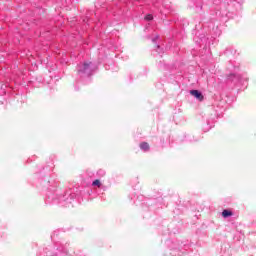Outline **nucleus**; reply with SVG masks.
I'll return each instance as SVG.
<instances>
[{
  "label": "nucleus",
  "instance_id": "nucleus-3",
  "mask_svg": "<svg viewBox=\"0 0 256 256\" xmlns=\"http://www.w3.org/2000/svg\"><path fill=\"white\" fill-rule=\"evenodd\" d=\"M232 215L233 212L230 210L225 209L222 211V217H224V219H227V217H232Z\"/></svg>",
  "mask_w": 256,
  "mask_h": 256
},
{
  "label": "nucleus",
  "instance_id": "nucleus-4",
  "mask_svg": "<svg viewBox=\"0 0 256 256\" xmlns=\"http://www.w3.org/2000/svg\"><path fill=\"white\" fill-rule=\"evenodd\" d=\"M87 69H89V63H84L83 69H80L79 71H81L82 73H85V71H87Z\"/></svg>",
  "mask_w": 256,
  "mask_h": 256
},
{
  "label": "nucleus",
  "instance_id": "nucleus-1",
  "mask_svg": "<svg viewBox=\"0 0 256 256\" xmlns=\"http://www.w3.org/2000/svg\"><path fill=\"white\" fill-rule=\"evenodd\" d=\"M190 95L198 99V101H203L204 99L203 94L199 90H191Z\"/></svg>",
  "mask_w": 256,
  "mask_h": 256
},
{
  "label": "nucleus",
  "instance_id": "nucleus-2",
  "mask_svg": "<svg viewBox=\"0 0 256 256\" xmlns=\"http://www.w3.org/2000/svg\"><path fill=\"white\" fill-rule=\"evenodd\" d=\"M140 149H142V151H149V149H151V146H149V143L147 142H142L140 143Z\"/></svg>",
  "mask_w": 256,
  "mask_h": 256
},
{
  "label": "nucleus",
  "instance_id": "nucleus-5",
  "mask_svg": "<svg viewBox=\"0 0 256 256\" xmlns=\"http://www.w3.org/2000/svg\"><path fill=\"white\" fill-rule=\"evenodd\" d=\"M145 20H146V21H153V15L147 14V15L145 16Z\"/></svg>",
  "mask_w": 256,
  "mask_h": 256
},
{
  "label": "nucleus",
  "instance_id": "nucleus-6",
  "mask_svg": "<svg viewBox=\"0 0 256 256\" xmlns=\"http://www.w3.org/2000/svg\"><path fill=\"white\" fill-rule=\"evenodd\" d=\"M92 185L97 186V187H101V181L95 180V181L92 183Z\"/></svg>",
  "mask_w": 256,
  "mask_h": 256
}]
</instances>
